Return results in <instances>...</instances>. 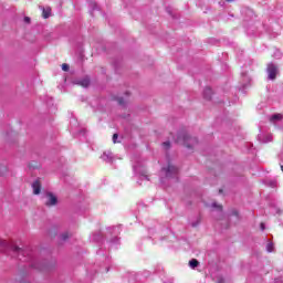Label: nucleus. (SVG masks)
<instances>
[{"label":"nucleus","mask_w":283,"mask_h":283,"mask_svg":"<svg viewBox=\"0 0 283 283\" xmlns=\"http://www.w3.org/2000/svg\"><path fill=\"white\" fill-rule=\"evenodd\" d=\"M177 143H179V145H184V147H187L188 149H191L193 145H198V139L189 136L187 133H181L177 137Z\"/></svg>","instance_id":"obj_1"},{"label":"nucleus","mask_w":283,"mask_h":283,"mask_svg":"<svg viewBox=\"0 0 283 283\" xmlns=\"http://www.w3.org/2000/svg\"><path fill=\"white\" fill-rule=\"evenodd\" d=\"M268 78H270V81H275V78H277V65L270 63L268 64Z\"/></svg>","instance_id":"obj_2"},{"label":"nucleus","mask_w":283,"mask_h":283,"mask_svg":"<svg viewBox=\"0 0 283 283\" xmlns=\"http://www.w3.org/2000/svg\"><path fill=\"white\" fill-rule=\"evenodd\" d=\"M59 205V198L52 192H46L45 207H56Z\"/></svg>","instance_id":"obj_3"},{"label":"nucleus","mask_w":283,"mask_h":283,"mask_svg":"<svg viewBox=\"0 0 283 283\" xmlns=\"http://www.w3.org/2000/svg\"><path fill=\"white\" fill-rule=\"evenodd\" d=\"M176 174H178V169L176 168V166L168 164V167L166 169L167 178H171V176H176Z\"/></svg>","instance_id":"obj_4"},{"label":"nucleus","mask_w":283,"mask_h":283,"mask_svg":"<svg viewBox=\"0 0 283 283\" xmlns=\"http://www.w3.org/2000/svg\"><path fill=\"white\" fill-rule=\"evenodd\" d=\"M32 189H33L34 196H39V193H41V181L40 180H35L32 184Z\"/></svg>","instance_id":"obj_5"},{"label":"nucleus","mask_w":283,"mask_h":283,"mask_svg":"<svg viewBox=\"0 0 283 283\" xmlns=\"http://www.w3.org/2000/svg\"><path fill=\"white\" fill-rule=\"evenodd\" d=\"M76 85H80L81 87H90V77H84L82 80H78L75 82Z\"/></svg>","instance_id":"obj_6"},{"label":"nucleus","mask_w":283,"mask_h":283,"mask_svg":"<svg viewBox=\"0 0 283 283\" xmlns=\"http://www.w3.org/2000/svg\"><path fill=\"white\" fill-rule=\"evenodd\" d=\"M212 94L213 91L211 90V87H206L203 91V98H206V101H211Z\"/></svg>","instance_id":"obj_7"},{"label":"nucleus","mask_w":283,"mask_h":283,"mask_svg":"<svg viewBox=\"0 0 283 283\" xmlns=\"http://www.w3.org/2000/svg\"><path fill=\"white\" fill-rule=\"evenodd\" d=\"M42 17L43 19H50L52 17V8L48 7L46 9H42Z\"/></svg>","instance_id":"obj_8"},{"label":"nucleus","mask_w":283,"mask_h":283,"mask_svg":"<svg viewBox=\"0 0 283 283\" xmlns=\"http://www.w3.org/2000/svg\"><path fill=\"white\" fill-rule=\"evenodd\" d=\"M11 251L18 253V255H25V251L19 248V245H12Z\"/></svg>","instance_id":"obj_9"},{"label":"nucleus","mask_w":283,"mask_h":283,"mask_svg":"<svg viewBox=\"0 0 283 283\" xmlns=\"http://www.w3.org/2000/svg\"><path fill=\"white\" fill-rule=\"evenodd\" d=\"M199 264H200V262H198V260H196V259H192V260L189 261V266H190L191 269L198 268Z\"/></svg>","instance_id":"obj_10"},{"label":"nucleus","mask_w":283,"mask_h":283,"mask_svg":"<svg viewBox=\"0 0 283 283\" xmlns=\"http://www.w3.org/2000/svg\"><path fill=\"white\" fill-rule=\"evenodd\" d=\"M271 120H282V114H274V115L271 117Z\"/></svg>","instance_id":"obj_11"},{"label":"nucleus","mask_w":283,"mask_h":283,"mask_svg":"<svg viewBox=\"0 0 283 283\" xmlns=\"http://www.w3.org/2000/svg\"><path fill=\"white\" fill-rule=\"evenodd\" d=\"M63 72H70V65L67 63L62 64Z\"/></svg>","instance_id":"obj_12"},{"label":"nucleus","mask_w":283,"mask_h":283,"mask_svg":"<svg viewBox=\"0 0 283 283\" xmlns=\"http://www.w3.org/2000/svg\"><path fill=\"white\" fill-rule=\"evenodd\" d=\"M61 238H62V240H70V234H69V232L62 233V234H61Z\"/></svg>","instance_id":"obj_13"},{"label":"nucleus","mask_w":283,"mask_h":283,"mask_svg":"<svg viewBox=\"0 0 283 283\" xmlns=\"http://www.w3.org/2000/svg\"><path fill=\"white\" fill-rule=\"evenodd\" d=\"M266 249L269 253H273V243H268Z\"/></svg>","instance_id":"obj_14"},{"label":"nucleus","mask_w":283,"mask_h":283,"mask_svg":"<svg viewBox=\"0 0 283 283\" xmlns=\"http://www.w3.org/2000/svg\"><path fill=\"white\" fill-rule=\"evenodd\" d=\"M163 146H164L166 149H169V147H171V143H170V142H165V143H163Z\"/></svg>","instance_id":"obj_15"},{"label":"nucleus","mask_w":283,"mask_h":283,"mask_svg":"<svg viewBox=\"0 0 283 283\" xmlns=\"http://www.w3.org/2000/svg\"><path fill=\"white\" fill-rule=\"evenodd\" d=\"M212 207H214V209H218L219 211H222V206L221 205L213 203Z\"/></svg>","instance_id":"obj_16"},{"label":"nucleus","mask_w":283,"mask_h":283,"mask_svg":"<svg viewBox=\"0 0 283 283\" xmlns=\"http://www.w3.org/2000/svg\"><path fill=\"white\" fill-rule=\"evenodd\" d=\"M117 103H118L119 105H125V101L123 99V97H118V98H117Z\"/></svg>","instance_id":"obj_17"},{"label":"nucleus","mask_w":283,"mask_h":283,"mask_svg":"<svg viewBox=\"0 0 283 283\" xmlns=\"http://www.w3.org/2000/svg\"><path fill=\"white\" fill-rule=\"evenodd\" d=\"M116 140H118V134L113 135V143H116Z\"/></svg>","instance_id":"obj_18"},{"label":"nucleus","mask_w":283,"mask_h":283,"mask_svg":"<svg viewBox=\"0 0 283 283\" xmlns=\"http://www.w3.org/2000/svg\"><path fill=\"white\" fill-rule=\"evenodd\" d=\"M260 228H261V231H264L265 229L264 222H261Z\"/></svg>","instance_id":"obj_19"},{"label":"nucleus","mask_w":283,"mask_h":283,"mask_svg":"<svg viewBox=\"0 0 283 283\" xmlns=\"http://www.w3.org/2000/svg\"><path fill=\"white\" fill-rule=\"evenodd\" d=\"M218 283H224V279L222 277L218 279Z\"/></svg>","instance_id":"obj_20"},{"label":"nucleus","mask_w":283,"mask_h":283,"mask_svg":"<svg viewBox=\"0 0 283 283\" xmlns=\"http://www.w3.org/2000/svg\"><path fill=\"white\" fill-rule=\"evenodd\" d=\"M24 21H25V23H30V18L25 17Z\"/></svg>","instance_id":"obj_21"},{"label":"nucleus","mask_w":283,"mask_h":283,"mask_svg":"<svg viewBox=\"0 0 283 283\" xmlns=\"http://www.w3.org/2000/svg\"><path fill=\"white\" fill-rule=\"evenodd\" d=\"M233 216H238V211H234V212H233Z\"/></svg>","instance_id":"obj_22"},{"label":"nucleus","mask_w":283,"mask_h":283,"mask_svg":"<svg viewBox=\"0 0 283 283\" xmlns=\"http://www.w3.org/2000/svg\"><path fill=\"white\" fill-rule=\"evenodd\" d=\"M281 171H283V165L281 166Z\"/></svg>","instance_id":"obj_23"},{"label":"nucleus","mask_w":283,"mask_h":283,"mask_svg":"<svg viewBox=\"0 0 283 283\" xmlns=\"http://www.w3.org/2000/svg\"><path fill=\"white\" fill-rule=\"evenodd\" d=\"M219 193H222V189L219 190Z\"/></svg>","instance_id":"obj_24"},{"label":"nucleus","mask_w":283,"mask_h":283,"mask_svg":"<svg viewBox=\"0 0 283 283\" xmlns=\"http://www.w3.org/2000/svg\"><path fill=\"white\" fill-rule=\"evenodd\" d=\"M192 227H197V224H196V223H192Z\"/></svg>","instance_id":"obj_25"},{"label":"nucleus","mask_w":283,"mask_h":283,"mask_svg":"<svg viewBox=\"0 0 283 283\" xmlns=\"http://www.w3.org/2000/svg\"><path fill=\"white\" fill-rule=\"evenodd\" d=\"M226 1H233V0H226Z\"/></svg>","instance_id":"obj_26"},{"label":"nucleus","mask_w":283,"mask_h":283,"mask_svg":"<svg viewBox=\"0 0 283 283\" xmlns=\"http://www.w3.org/2000/svg\"><path fill=\"white\" fill-rule=\"evenodd\" d=\"M0 244H3V242L0 241Z\"/></svg>","instance_id":"obj_27"}]
</instances>
